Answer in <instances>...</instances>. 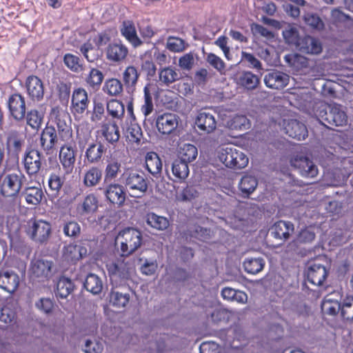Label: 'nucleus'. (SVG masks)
Returning a JSON list of instances; mask_svg holds the SVG:
<instances>
[{
    "instance_id": "7ed1b4c3",
    "label": "nucleus",
    "mask_w": 353,
    "mask_h": 353,
    "mask_svg": "<svg viewBox=\"0 0 353 353\" xmlns=\"http://www.w3.org/2000/svg\"><path fill=\"white\" fill-rule=\"evenodd\" d=\"M112 117H121V127L127 140L130 143H139L142 137L140 126L135 122L134 112H110Z\"/></svg>"
},
{
    "instance_id": "aec40b11",
    "label": "nucleus",
    "mask_w": 353,
    "mask_h": 353,
    "mask_svg": "<svg viewBox=\"0 0 353 353\" xmlns=\"http://www.w3.org/2000/svg\"><path fill=\"white\" fill-rule=\"evenodd\" d=\"M296 48L299 51L311 54H318L322 51V46L316 39L307 36L299 39Z\"/></svg>"
},
{
    "instance_id": "1a4fd4ad",
    "label": "nucleus",
    "mask_w": 353,
    "mask_h": 353,
    "mask_svg": "<svg viewBox=\"0 0 353 353\" xmlns=\"http://www.w3.org/2000/svg\"><path fill=\"white\" fill-rule=\"evenodd\" d=\"M125 186L131 191L143 194L148 189L146 179L143 174L136 171H130L125 173Z\"/></svg>"
},
{
    "instance_id": "052dcab7",
    "label": "nucleus",
    "mask_w": 353,
    "mask_h": 353,
    "mask_svg": "<svg viewBox=\"0 0 353 353\" xmlns=\"http://www.w3.org/2000/svg\"><path fill=\"white\" fill-rule=\"evenodd\" d=\"M303 20L307 26L313 29L321 30L324 28V23L316 14L306 13L303 16Z\"/></svg>"
},
{
    "instance_id": "20e7f679",
    "label": "nucleus",
    "mask_w": 353,
    "mask_h": 353,
    "mask_svg": "<svg viewBox=\"0 0 353 353\" xmlns=\"http://www.w3.org/2000/svg\"><path fill=\"white\" fill-rule=\"evenodd\" d=\"M124 256L110 260L106 263V268L108 274L112 281H121L128 279L134 272V265L132 263L126 261Z\"/></svg>"
},
{
    "instance_id": "a211bd4d",
    "label": "nucleus",
    "mask_w": 353,
    "mask_h": 353,
    "mask_svg": "<svg viewBox=\"0 0 353 353\" xmlns=\"http://www.w3.org/2000/svg\"><path fill=\"white\" fill-rule=\"evenodd\" d=\"M21 186V180L17 174H10L6 176L1 185V194L5 197L17 195Z\"/></svg>"
},
{
    "instance_id": "5fc2aeb1",
    "label": "nucleus",
    "mask_w": 353,
    "mask_h": 353,
    "mask_svg": "<svg viewBox=\"0 0 353 353\" xmlns=\"http://www.w3.org/2000/svg\"><path fill=\"white\" fill-rule=\"evenodd\" d=\"M341 304L337 301H334L329 296H326L322 303V310L326 314L334 315L341 310Z\"/></svg>"
},
{
    "instance_id": "5701e85b",
    "label": "nucleus",
    "mask_w": 353,
    "mask_h": 353,
    "mask_svg": "<svg viewBox=\"0 0 353 353\" xmlns=\"http://www.w3.org/2000/svg\"><path fill=\"white\" fill-rule=\"evenodd\" d=\"M19 279L12 271L0 272V288L10 293H13L18 288Z\"/></svg>"
},
{
    "instance_id": "72a5a7b5",
    "label": "nucleus",
    "mask_w": 353,
    "mask_h": 353,
    "mask_svg": "<svg viewBox=\"0 0 353 353\" xmlns=\"http://www.w3.org/2000/svg\"><path fill=\"white\" fill-rule=\"evenodd\" d=\"M145 219L150 227L160 231L166 230L170 225V221L168 218L154 212L148 213L145 215Z\"/></svg>"
},
{
    "instance_id": "4c0bfd02",
    "label": "nucleus",
    "mask_w": 353,
    "mask_h": 353,
    "mask_svg": "<svg viewBox=\"0 0 353 353\" xmlns=\"http://www.w3.org/2000/svg\"><path fill=\"white\" fill-rule=\"evenodd\" d=\"M265 264L262 257H247L243 262V268L248 274H256L262 271Z\"/></svg>"
},
{
    "instance_id": "a878e982",
    "label": "nucleus",
    "mask_w": 353,
    "mask_h": 353,
    "mask_svg": "<svg viewBox=\"0 0 353 353\" xmlns=\"http://www.w3.org/2000/svg\"><path fill=\"white\" fill-rule=\"evenodd\" d=\"M31 183L33 184L32 186L25 188L23 196L28 204L37 205L41 201L43 192L37 179L33 180Z\"/></svg>"
},
{
    "instance_id": "09e8293b",
    "label": "nucleus",
    "mask_w": 353,
    "mask_h": 353,
    "mask_svg": "<svg viewBox=\"0 0 353 353\" xmlns=\"http://www.w3.org/2000/svg\"><path fill=\"white\" fill-rule=\"evenodd\" d=\"M235 150L236 147L226 146L219 150L218 158L226 167L231 168L233 165Z\"/></svg>"
},
{
    "instance_id": "13d9d810",
    "label": "nucleus",
    "mask_w": 353,
    "mask_h": 353,
    "mask_svg": "<svg viewBox=\"0 0 353 353\" xmlns=\"http://www.w3.org/2000/svg\"><path fill=\"white\" fill-rule=\"evenodd\" d=\"M80 51L89 62H94L97 60L99 57V50L89 42L82 45L80 48Z\"/></svg>"
},
{
    "instance_id": "f3484780",
    "label": "nucleus",
    "mask_w": 353,
    "mask_h": 353,
    "mask_svg": "<svg viewBox=\"0 0 353 353\" xmlns=\"http://www.w3.org/2000/svg\"><path fill=\"white\" fill-rule=\"evenodd\" d=\"M306 274L308 282L319 286L326 279L327 272L323 265L314 263L308 266Z\"/></svg>"
},
{
    "instance_id": "c756f323",
    "label": "nucleus",
    "mask_w": 353,
    "mask_h": 353,
    "mask_svg": "<svg viewBox=\"0 0 353 353\" xmlns=\"http://www.w3.org/2000/svg\"><path fill=\"white\" fill-rule=\"evenodd\" d=\"M322 119L327 124L335 126H343L347 123L346 112H320Z\"/></svg>"
},
{
    "instance_id": "6ab92c4d",
    "label": "nucleus",
    "mask_w": 353,
    "mask_h": 353,
    "mask_svg": "<svg viewBox=\"0 0 353 353\" xmlns=\"http://www.w3.org/2000/svg\"><path fill=\"white\" fill-rule=\"evenodd\" d=\"M125 158V152L123 151H114L112 156L111 160L106 165L105 170V179H112L117 177L120 170L121 162Z\"/></svg>"
},
{
    "instance_id": "c9c22d12",
    "label": "nucleus",
    "mask_w": 353,
    "mask_h": 353,
    "mask_svg": "<svg viewBox=\"0 0 353 353\" xmlns=\"http://www.w3.org/2000/svg\"><path fill=\"white\" fill-rule=\"evenodd\" d=\"M65 174H63L59 170L52 172L48 176V185L49 190L55 195L61 190L65 178Z\"/></svg>"
},
{
    "instance_id": "680f3d73",
    "label": "nucleus",
    "mask_w": 353,
    "mask_h": 353,
    "mask_svg": "<svg viewBox=\"0 0 353 353\" xmlns=\"http://www.w3.org/2000/svg\"><path fill=\"white\" fill-rule=\"evenodd\" d=\"M63 232L66 236L75 238L80 234L81 227L77 222L70 221L63 225Z\"/></svg>"
},
{
    "instance_id": "de8ad7c7",
    "label": "nucleus",
    "mask_w": 353,
    "mask_h": 353,
    "mask_svg": "<svg viewBox=\"0 0 353 353\" xmlns=\"http://www.w3.org/2000/svg\"><path fill=\"white\" fill-rule=\"evenodd\" d=\"M103 79V73L97 68H92L85 81L88 87L93 90H97L100 87Z\"/></svg>"
},
{
    "instance_id": "2eb2a0df",
    "label": "nucleus",
    "mask_w": 353,
    "mask_h": 353,
    "mask_svg": "<svg viewBox=\"0 0 353 353\" xmlns=\"http://www.w3.org/2000/svg\"><path fill=\"white\" fill-rule=\"evenodd\" d=\"M290 77L281 71H272L264 77V83L267 87L272 89H282L289 83Z\"/></svg>"
},
{
    "instance_id": "9b49d317",
    "label": "nucleus",
    "mask_w": 353,
    "mask_h": 353,
    "mask_svg": "<svg viewBox=\"0 0 353 353\" xmlns=\"http://www.w3.org/2000/svg\"><path fill=\"white\" fill-rule=\"evenodd\" d=\"M179 119V117L172 112L158 116L156 121L158 130L162 134H170L177 128Z\"/></svg>"
},
{
    "instance_id": "3c124183",
    "label": "nucleus",
    "mask_w": 353,
    "mask_h": 353,
    "mask_svg": "<svg viewBox=\"0 0 353 353\" xmlns=\"http://www.w3.org/2000/svg\"><path fill=\"white\" fill-rule=\"evenodd\" d=\"M196 55L193 52L184 54L179 59L178 65L182 70L190 71L196 64Z\"/></svg>"
},
{
    "instance_id": "79ce46f5",
    "label": "nucleus",
    "mask_w": 353,
    "mask_h": 353,
    "mask_svg": "<svg viewBox=\"0 0 353 353\" xmlns=\"http://www.w3.org/2000/svg\"><path fill=\"white\" fill-rule=\"evenodd\" d=\"M101 133L105 140L110 143L117 142L120 137L119 128L115 123H106L102 125Z\"/></svg>"
},
{
    "instance_id": "7c9ffc66",
    "label": "nucleus",
    "mask_w": 353,
    "mask_h": 353,
    "mask_svg": "<svg viewBox=\"0 0 353 353\" xmlns=\"http://www.w3.org/2000/svg\"><path fill=\"white\" fill-rule=\"evenodd\" d=\"M214 117L209 112H201L196 119L195 124L201 130L208 133L212 132L216 128Z\"/></svg>"
},
{
    "instance_id": "f704fd0d",
    "label": "nucleus",
    "mask_w": 353,
    "mask_h": 353,
    "mask_svg": "<svg viewBox=\"0 0 353 353\" xmlns=\"http://www.w3.org/2000/svg\"><path fill=\"white\" fill-rule=\"evenodd\" d=\"M87 253V250L80 245L70 243L63 248V256L68 261H74L80 259Z\"/></svg>"
},
{
    "instance_id": "c85d7f7f",
    "label": "nucleus",
    "mask_w": 353,
    "mask_h": 353,
    "mask_svg": "<svg viewBox=\"0 0 353 353\" xmlns=\"http://www.w3.org/2000/svg\"><path fill=\"white\" fill-rule=\"evenodd\" d=\"M145 168L152 175L157 176L162 170V162L154 152H147L145 156Z\"/></svg>"
},
{
    "instance_id": "4468645a",
    "label": "nucleus",
    "mask_w": 353,
    "mask_h": 353,
    "mask_svg": "<svg viewBox=\"0 0 353 353\" xmlns=\"http://www.w3.org/2000/svg\"><path fill=\"white\" fill-rule=\"evenodd\" d=\"M291 164L297 168L304 177L313 178L319 172L316 165L307 157L296 158L292 160Z\"/></svg>"
},
{
    "instance_id": "e2e57ef3",
    "label": "nucleus",
    "mask_w": 353,
    "mask_h": 353,
    "mask_svg": "<svg viewBox=\"0 0 353 353\" xmlns=\"http://www.w3.org/2000/svg\"><path fill=\"white\" fill-rule=\"evenodd\" d=\"M166 48L174 52H180L185 49V41L178 37H170L166 42Z\"/></svg>"
},
{
    "instance_id": "a19ab883",
    "label": "nucleus",
    "mask_w": 353,
    "mask_h": 353,
    "mask_svg": "<svg viewBox=\"0 0 353 353\" xmlns=\"http://www.w3.org/2000/svg\"><path fill=\"white\" fill-rule=\"evenodd\" d=\"M84 287L92 294H98L103 289V282L97 275L91 273L85 279Z\"/></svg>"
},
{
    "instance_id": "6e6552de",
    "label": "nucleus",
    "mask_w": 353,
    "mask_h": 353,
    "mask_svg": "<svg viewBox=\"0 0 353 353\" xmlns=\"http://www.w3.org/2000/svg\"><path fill=\"white\" fill-rule=\"evenodd\" d=\"M40 159L39 152L36 150L27 152L23 157V167L29 176L30 181L37 178V173L41 167Z\"/></svg>"
},
{
    "instance_id": "473e14b6",
    "label": "nucleus",
    "mask_w": 353,
    "mask_h": 353,
    "mask_svg": "<svg viewBox=\"0 0 353 353\" xmlns=\"http://www.w3.org/2000/svg\"><path fill=\"white\" fill-rule=\"evenodd\" d=\"M106 151V148L101 143H92L85 151V158L90 163L99 162Z\"/></svg>"
},
{
    "instance_id": "39448f33",
    "label": "nucleus",
    "mask_w": 353,
    "mask_h": 353,
    "mask_svg": "<svg viewBox=\"0 0 353 353\" xmlns=\"http://www.w3.org/2000/svg\"><path fill=\"white\" fill-rule=\"evenodd\" d=\"M221 123L230 130H247L250 127V123L243 114H236L233 116L227 115L229 112H217Z\"/></svg>"
},
{
    "instance_id": "393cba45",
    "label": "nucleus",
    "mask_w": 353,
    "mask_h": 353,
    "mask_svg": "<svg viewBox=\"0 0 353 353\" xmlns=\"http://www.w3.org/2000/svg\"><path fill=\"white\" fill-rule=\"evenodd\" d=\"M159 83L162 86H169L180 79L177 70L172 66H166L159 69Z\"/></svg>"
},
{
    "instance_id": "0e129e2a",
    "label": "nucleus",
    "mask_w": 353,
    "mask_h": 353,
    "mask_svg": "<svg viewBox=\"0 0 353 353\" xmlns=\"http://www.w3.org/2000/svg\"><path fill=\"white\" fill-rule=\"evenodd\" d=\"M341 310L344 319L353 321V296H348L343 301Z\"/></svg>"
},
{
    "instance_id": "ddd939ff",
    "label": "nucleus",
    "mask_w": 353,
    "mask_h": 353,
    "mask_svg": "<svg viewBox=\"0 0 353 353\" xmlns=\"http://www.w3.org/2000/svg\"><path fill=\"white\" fill-rule=\"evenodd\" d=\"M294 224L290 221H279L271 227V235L276 239L285 241L293 234Z\"/></svg>"
},
{
    "instance_id": "4d7b16f0",
    "label": "nucleus",
    "mask_w": 353,
    "mask_h": 353,
    "mask_svg": "<svg viewBox=\"0 0 353 353\" xmlns=\"http://www.w3.org/2000/svg\"><path fill=\"white\" fill-rule=\"evenodd\" d=\"M103 90L110 95L116 96L123 91V85L119 80L110 79L105 81Z\"/></svg>"
},
{
    "instance_id": "b1692460",
    "label": "nucleus",
    "mask_w": 353,
    "mask_h": 353,
    "mask_svg": "<svg viewBox=\"0 0 353 353\" xmlns=\"http://www.w3.org/2000/svg\"><path fill=\"white\" fill-rule=\"evenodd\" d=\"M59 140L55 128L51 125H47L40 136L41 145L44 150H52Z\"/></svg>"
},
{
    "instance_id": "e433bc0d",
    "label": "nucleus",
    "mask_w": 353,
    "mask_h": 353,
    "mask_svg": "<svg viewBox=\"0 0 353 353\" xmlns=\"http://www.w3.org/2000/svg\"><path fill=\"white\" fill-rule=\"evenodd\" d=\"M198 150L196 146L190 143H183L179 145L178 150L179 159L190 163L196 159Z\"/></svg>"
},
{
    "instance_id": "cd10ccee",
    "label": "nucleus",
    "mask_w": 353,
    "mask_h": 353,
    "mask_svg": "<svg viewBox=\"0 0 353 353\" xmlns=\"http://www.w3.org/2000/svg\"><path fill=\"white\" fill-rule=\"evenodd\" d=\"M27 92L33 100H40L43 96V86L41 81L37 77L32 76L26 81Z\"/></svg>"
},
{
    "instance_id": "bf43d9fd",
    "label": "nucleus",
    "mask_w": 353,
    "mask_h": 353,
    "mask_svg": "<svg viewBox=\"0 0 353 353\" xmlns=\"http://www.w3.org/2000/svg\"><path fill=\"white\" fill-rule=\"evenodd\" d=\"M139 74L134 66H128L123 74V81L127 87H133L137 83Z\"/></svg>"
},
{
    "instance_id": "8fccbe9b",
    "label": "nucleus",
    "mask_w": 353,
    "mask_h": 353,
    "mask_svg": "<svg viewBox=\"0 0 353 353\" xmlns=\"http://www.w3.org/2000/svg\"><path fill=\"white\" fill-rule=\"evenodd\" d=\"M239 81L241 85L250 90L256 88L260 82L259 78L251 72H243Z\"/></svg>"
},
{
    "instance_id": "2f4dec72",
    "label": "nucleus",
    "mask_w": 353,
    "mask_h": 353,
    "mask_svg": "<svg viewBox=\"0 0 353 353\" xmlns=\"http://www.w3.org/2000/svg\"><path fill=\"white\" fill-rule=\"evenodd\" d=\"M121 33L134 47L141 45L142 41L137 36L136 28L132 21H127L123 23Z\"/></svg>"
},
{
    "instance_id": "338daca9",
    "label": "nucleus",
    "mask_w": 353,
    "mask_h": 353,
    "mask_svg": "<svg viewBox=\"0 0 353 353\" xmlns=\"http://www.w3.org/2000/svg\"><path fill=\"white\" fill-rule=\"evenodd\" d=\"M233 165H231V168L241 169L245 168L248 163V158L241 150L236 148L234 152Z\"/></svg>"
},
{
    "instance_id": "6e6d98bb",
    "label": "nucleus",
    "mask_w": 353,
    "mask_h": 353,
    "mask_svg": "<svg viewBox=\"0 0 353 353\" xmlns=\"http://www.w3.org/2000/svg\"><path fill=\"white\" fill-rule=\"evenodd\" d=\"M206 61L220 74H225L226 65L223 59L214 53L206 54Z\"/></svg>"
},
{
    "instance_id": "bb28decb",
    "label": "nucleus",
    "mask_w": 353,
    "mask_h": 353,
    "mask_svg": "<svg viewBox=\"0 0 353 353\" xmlns=\"http://www.w3.org/2000/svg\"><path fill=\"white\" fill-rule=\"evenodd\" d=\"M43 112H29L27 115V125L26 127V132L30 137L28 139H31V135H34L37 133L40 128L43 117Z\"/></svg>"
},
{
    "instance_id": "774afa93",
    "label": "nucleus",
    "mask_w": 353,
    "mask_h": 353,
    "mask_svg": "<svg viewBox=\"0 0 353 353\" xmlns=\"http://www.w3.org/2000/svg\"><path fill=\"white\" fill-rule=\"evenodd\" d=\"M103 349V344L101 342L87 340L83 350L85 353H101Z\"/></svg>"
},
{
    "instance_id": "a18cd8bd",
    "label": "nucleus",
    "mask_w": 353,
    "mask_h": 353,
    "mask_svg": "<svg viewBox=\"0 0 353 353\" xmlns=\"http://www.w3.org/2000/svg\"><path fill=\"white\" fill-rule=\"evenodd\" d=\"M285 59L296 72H301L303 69L307 68L308 65L307 59L298 54L286 55Z\"/></svg>"
},
{
    "instance_id": "37998d69",
    "label": "nucleus",
    "mask_w": 353,
    "mask_h": 353,
    "mask_svg": "<svg viewBox=\"0 0 353 353\" xmlns=\"http://www.w3.org/2000/svg\"><path fill=\"white\" fill-rule=\"evenodd\" d=\"M74 285L71 280L68 278H60L57 284L56 296L58 298H66L73 290Z\"/></svg>"
},
{
    "instance_id": "dca6fc26",
    "label": "nucleus",
    "mask_w": 353,
    "mask_h": 353,
    "mask_svg": "<svg viewBox=\"0 0 353 353\" xmlns=\"http://www.w3.org/2000/svg\"><path fill=\"white\" fill-rule=\"evenodd\" d=\"M53 263L43 259H34L31 263V272L36 277L47 279L52 274Z\"/></svg>"
},
{
    "instance_id": "864d4df0",
    "label": "nucleus",
    "mask_w": 353,
    "mask_h": 353,
    "mask_svg": "<svg viewBox=\"0 0 353 353\" xmlns=\"http://www.w3.org/2000/svg\"><path fill=\"white\" fill-rule=\"evenodd\" d=\"M130 301V294L118 291H112L110 294V303L117 307H125Z\"/></svg>"
},
{
    "instance_id": "ea45409f",
    "label": "nucleus",
    "mask_w": 353,
    "mask_h": 353,
    "mask_svg": "<svg viewBox=\"0 0 353 353\" xmlns=\"http://www.w3.org/2000/svg\"><path fill=\"white\" fill-rule=\"evenodd\" d=\"M102 176L101 170L97 167H92L86 170L83 176V185L87 188L97 185Z\"/></svg>"
},
{
    "instance_id": "f8f14e48",
    "label": "nucleus",
    "mask_w": 353,
    "mask_h": 353,
    "mask_svg": "<svg viewBox=\"0 0 353 353\" xmlns=\"http://www.w3.org/2000/svg\"><path fill=\"white\" fill-rule=\"evenodd\" d=\"M128 54V48L121 41L110 43L105 50L107 59L112 62H121L126 59Z\"/></svg>"
},
{
    "instance_id": "69168bd1",
    "label": "nucleus",
    "mask_w": 353,
    "mask_h": 353,
    "mask_svg": "<svg viewBox=\"0 0 353 353\" xmlns=\"http://www.w3.org/2000/svg\"><path fill=\"white\" fill-rule=\"evenodd\" d=\"M251 31L254 36H260L267 40H272L274 37V34L272 31L257 23L251 25Z\"/></svg>"
},
{
    "instance_id": "412c9836",
    "label": "nucleus",
    "mask_w": 353,
    "mask_h": 353,
    "mask_svg": "<svg viewBox=\"0 0 353 353\" xmlns=\"http://www.w3.org/2000/svg\"><path fill=\"white\" fill-rule=\"evenodd\" d=\"M107 199L112 203L121 206L125 200V193L123 187L118 183L108 185L105 190Z\"/></svg>"
},
{
    "instance_id": "f257e3e1",
    "label": "nucleus",
    "mask_w": 353,
    "mask_h": 353,
    "mask_svg": "<svg viewBox=\"0 0 353 353\" xmlns=\"http://www.w3.org/2000/svg\"><path fill=\"white\" fill-rule=\"evenodd\" d=\"M115 243L120 247L122 256H129L136 251L142 243L141 232L133 228L120 231L115 239Z\"/></svg>"
},
{
    "instance_id": "49530a36",
    "label": "nucleus",
    "mask_w": 353,
    "mask_h": 353,
    "mask_svg": "<svg viewBox=\"0 0 353 353\" xmlns=\"http://www.w3.org/2000/svg\"><path fill=\"white\" fill-rule=\"evenodd\" d=\"M258 185L256 179L252 175L243 176L239 183V187L243 194L248 195L254 192Z\"/></svg>"
},
{
    "instance_id": "f03ea898",
    "label": "nucleus",
    "mask_w": 353,
    "mask_h": 353,
    "mask_svg": "<svg viewBox=\"0 0 353 353\" xmlns=\"http://www.w3.org/2000/svg\"><path fill=\"white\" fill-rule=\"evenodd\" d=\"M26 235L34 243L46 244L52 234V226L50 222L41 219H30L25 228Z\"/></svg>"
},
{
    "instance_id": "603ef678",
    "label": "nucleus",
    "mask_w": 353,
    "mask_h": 353,
    "mask_svg": "<svg viewBox=\"0 0 353 353\" xmlns=\"http://www.w3.org/2000/svg\"><path fill=\"white\" fill-rule=\"evenodd\" d=\"M65 65L70 70L74 72H80L83 70V67L79 57L70 53L65 54L63 57Z\"/></svg>"
},
{
    "instance_id": "c03bdc74",
    "label": "nucleus",
    "mask_w": 353,
    "mask_h": 353,
    "mask_svg": "<svg viewBox=\"0 0 353 353\" xmlns=\"http://www.w3.org/2000/svg\"><path fill=\"white\" fill-rule=\"evenodd\" d=\"M172 171L173 175L179 181L185 180L190 172L188 163L180 159H176L172 163Z\"/></svg>"
},
{
    "instance_id": "423d86ee",
    "label": "nucleus",
    "mask_w": 353,
    "mask_h": 353,
    "mask_svg": "<svg viewBox=\"0 0 353 353\" xmlns=\"http://www.w3.org/2000/svg\"><path fill=\"white\" fill-rule=\"evenodd\" d=\"M279 124L283 127L285 133L290 137L300 141L304 140L307 137V130L305 124L296 119L287 121L286 119H283L282 123L279 121Z\"/></svg>"
},
{
    "instance_id": "9d476101",
    "label": "nucleus",
    "mask_w": 353,
    "mask_h": 353,
    "mask_svg": "<svg viewBox=\"0 0 353 353\" xmlns=\"http://www.w3.org/2000/svg\"><path fill=\"white\" fill-rule=\"evenodd\" d=\"M62 112L63 115H61L60 112H52V117L55 119L57 128V134L59 141L65 143H70L72 141V131L70 125L62 119V117H65V112Z\"/></svg>"
},
{
    "instance_id": "58836bf2",
    "label": "nucleus",
    "mask_w": 353,
    "mask_h": 353,
    "mask_svg": "<svg viewBox=\"0 0 353 353\" xmlns=\"http://www.w3.org/2000/svg\"><path fill=\"white\" fill-rule=\"evenodd\" d=\"M72 104L75 110H85L88 104L87 92L83 88L74 90L72 94Z\"/></svg>"
},
{
    "instance_id": "0eeeda50",
    "label": "nucleus",
    "mask_w": 353,
    "mask_h": 353,
    "mask_svg": "<svg viewBox=\"0 0 353 353\" xmlns=\"http://www.w3.org/2000/svg\"><path fill=\"white\" fill-rule=\"evenodd\" d=\"M59 158L65 174H71L76 161V151L70 143H65L61 147Z\"/></svg>"
},
{
    "instance_id": "4be33fe9",
    "label": "nucleus",
    "mask_w": 353,
    "mask_h": 353,
    "mask_svg": "<svg viewBox=\"0 0 353 353\" xmlns=\"http://www.w3.org/2000/svg\"><path fill=\"white\" fill-rule=\"evenodd\" d=\"M99 200L94 193L88 194L77 206L78 212L82 216L93 214L98 209Z\"/></svg>"
}]
</instances>
